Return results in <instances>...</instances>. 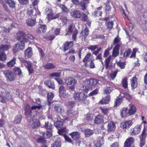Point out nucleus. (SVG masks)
<instances>
[{"mask_svg": "<svg viewBox=\"0 0 147 147\" xmlns=\"http://www.w3.org/2000/svg\"><path fill=\"white\" fill-rule=\"evenodd\" d=\"M88 96L83 93H75L74 95V99L79 101H82L84 104H87L89 103V100L86 99Z\"/></svg>", "mask_w": 147, "mask_h": 147, "instance_id": "nucleus-1", "label": "nucleus"}, {"mask_svg": "<svg viewBox=\"0 0 147 147\" xmlns=\"http://www.w3.org/2000/svg\"><path fill=\"white\" fill-rule=\"evenodd\" d=\"M3 72L7 81L11 82L16 80V77L11 70H4L3 71Z\"/></svg>", "mask_w": 147, "mask_h": 147, "instance_id": "nucleus-2", "label": "nucleus"}, {"mask_svg": "<svg viewBox=\"0 0 147 147\" xmlns=\"http://www.w3.org/2000/svg\"><path fill=\"white\" fill-rule=\"evenodd\" d=\"M147 129L144 125L143 130L139 136L140 140L139 145L140 147H142L146 144V138L147 136Z\"/></svg>", "mask_w": 147, "mask_h": 147, "instance_id": "nucleus-3", "label": "nucleus"}, {"mask_svg": "<svg viewBox=\"0 0 147 147\" xmlns=\"http://www.w3.org/2000/svg\"><path fill=\"white\" fill-rule=\"evenodd\" d=\"M65 82L67 85H71L69 87L70 89L73 91L74 90L75 85L77 83V81L75 78L71 77H68L65 79Z\"/></svg>", "mask_w": 147, "mask_h": 147, "instance_id": "nucleus-4", "label": "nucleus"}, {"mask_svg": "<svg viewBox=\"0 0 147 147\" xmlns=\"http://www.w3.org/2000/svg\"><path fill=\"white\" fill-rule=\"evenodd\" d=\"M25 46V43L23 40L18 42L13 49V53L15 54L20 51L23 50L24 49Z\"/></svg>", "mask_w": 147, "mask_h": 147, "instance_id": "nucleus-5", "label": "nucleus"}, {"mask_svg": "<svg viewBox=\"0 0 147 147\" xmlns=\"http://www.w3.org/2000/svg\"><path fill=\"white\" fill-rule=\"evenodd\" d=\"M12 97L10 93L8 92L0 94V102L5 103L8 100H11Z\"/></svg>", "mask_w": 147, "mask_h": 147, "instance_id": "nucleus-6", "label": "nucleus"}, {"mask_svg": "<svg viewBox=\"0 0 147 147\" xmlns=\"http://www.w3.org/2000/svg\"><path fill=\"white\" fill-rule=\"evenodd\" d=\"M141 130V126L137 125L134 127L131 128L130 131V135L131 136L139 134Z\"/></svg>", "mask_w": 147, "mask_h": 147, "instance_id": "nucleus-7", "label": "nucleus"}, {"mask_svg": "<svg viewBox=\"0 0 147 147\" xmlns=\"http://www.w3.org/2000/svg\"><path fill=\"white\" fill-rule=\"evenodd\" d=\"M132 125V120L125 121L121 123L120 127L123 129H126L129 128Z\"/></svg>", "mask_w": 147, "mask_h": 147, "instance_id": "nucleus-8", "label": "nucleus"}, {"mask_svg": "<svg viewBox=\"0 0 147 147\" xmlns=\"http://www.w3.org/2000/svg\"><path fill=\"white\" fill-rule=\"evenodd\" d=\"M29 125L33 129L37 128L40 126L39 121L36 119H33L30 121Z\"/></svg>", "mask_w": 147, "mask_h": 147, "instance_id": "nucleus-9", "label": "nucleus"}, {"mask_svg": "<svg viewBox=\"0 0 147 147\" xmlns=\"http://www.w3.org/2000/svg\"><path fill=\"white\" fill-rule=\"evenodd\" d=\"M134 141V138L132 137H131L128 138L124 142V147H131Z\"/></svg>", "mask_w": 147, "mask_h": 147, "instance_id": "nucleus-10", "label": "nucleus"}, {"mask_svg": "<svg viewBox=\"0 0 147 147\" xmlns=\"http://www.w3.org/2000/svg\"><path fill=\"white\" fill-rule=\"evenodd\" d=\"M32 55V50L31 47H28L24 51V56L26 59L30 58Z\"/></svg>", "mask_w": 147, "mask_h": 147, "instance_id": "nucleus-11", "label": "nucleus"}, {"mask_svg": "<svg viewBox=\"0 0 147 147\" xmlns=\"http://www.w3.org/2000/svg\"><path fill=\"white\" fill-rule=\"evenodd\" d=\"M94 123L96 124H100L104 122L103 116L100 114L97 115L95 118L94 120Z\"/></svg>", "mask_w": 147, "mask_h": 147, "instance_id": "nucleus-12", "label": "nucleus"}, {"mask_svg": "<svg viewBox=\"0 0 147 147\" xmlns=\"http://www.w3.org/2000/svg\"><path fill=\"white\" fill-rule=\"evenodd\" d=\"M57 121L56 122H55V125L57 128L62 127L63 126V123L64 121L59 116L57 117Z\"/></svg>", "mask_w": 147, "mask_h": 147, "instance_id": "nucleus-13", "label": "nucleus"}, {"mask_svg": "<svg viewBox=\"0 0 147 147\" xmlns=\"http://www.w3.org/2000/svg\"><path fill=\"white\" fill-rule=\"evenodd\" d=\"M69 135L75 141L79 140L81 137L80 134L77 131L73 132L70 133Z\"/></svg>", "mask_w": 147, "mask_h": 147, "instance_id": "nucleus-14", "label": "nucleus"}, {"mask_svg": "<svg viewBox=\"0 0 147 147\" xmlns=\"http://www.w3.org/2000/svg\"><path fill=\"white\" fill-rule=\"evenodd\" d=\"M52 107L53 110L57 113L61 114L62 111H63L62 107L60 104H54Z\"/></svg>", "mask_w": 147, "mask_h": 147, "instance_id": "nucleus-15", "label": "nucleus"}, {"mask_svg": "<svg viewBox=\"0 0 147 147\" xmlns=\"http://www.w3.org/2000/svg\"><path fill=\"white\" fill-rule=\"evenodd\" d=\"M120 45H117L114 47L112 52V56L114 58L117 57L119 54Z\"/></svg>", "mask_w": 147, "mask_h": 147, "instance_id": "nucleus-16", "label": "nucleus"}, {"mask_svg": "<svg viewBox=\"0 0 147 147\" xmlns=\"http://www.w3.org/2000/svg\"><path fill=\"white\" fill-rule=\"evenodd\" d=\"M136 111V108L134 104H130L129 105L128 111L129 115H131L134 114Z\"/></svg>", "mask_w": 147, "mask_h": 147, "instance_id": "nucleus-17", "label": "nucleus"}, {"mask_svg": "<svg viewBox=\"0 0 147 147\" xmlns=\"http://www.w3.org/2000/svg\"><path fill=\"white\" fill-rule=\"evenodd\" d=\"M74 44L73 41H66L65 42L63 45V50L64 51H65L69 49L72 47Z\"/></svg>", "mask_w": 147, "mask_h": 147, "instance_id": "nucleus-18", "label": "nucleus"}, {"mask_svg": "<svg viewBox=\"0 0 147 147\" xmlns=\"http://www.w3.org/2000/svg\"><path fill=\"white\" fill-rule=\"evenodd\" d=\"M24 114L26 116H31L32 115V111L31 109L30 105L28 104H26L24 108Z\"/></svg>", "mask_w": 147, "mask_h": 147, "instance_id": "nucleus-19", "label": "nucleus"}, {"mask_svg": "<svg viewBox=\"0 0 147 147\" xmlns=\"http://www.w3.org/2000/svg\"><path fill=\"white\" fill-rule=\"evenodd\" d=\"M120 113L122 118H125L129 116L127 108L124 107L121 108L120 111Z\"/></svg>", "mask_w": 147, "mask_h": 147, "instance_id": "nucleus-20", "label": "nucleus"}, {"mask_svg": "<svg viewBox=\"0 0 147 147\" xmlns=\"http://www.w3.org/2000/svg\"><path fill=\"white\" fill-rule=\"evenodd\" d=\"M89 31L87 27L85 28L80 33L81 36L82 37V40L84 39L85 40L86 38L88 36L89 34Z\"/></svg>", "mask_w": 147, "mask_h": 147, "instance_id": "nucleus-21", "label": "nucleus"}, {"mask_svg": "<svg viewBox=\"0 0 147 147\" xmlns=\"http://www.w3.org/2000/svg\"><path fill=\"white\" fill-rule=\"evenodd\" d=\"M110 99V96L109 95H107L104 98H102L101 100H100L99 103L101 105L108 104L109 102Z\"/></svg>", "mask_w": 147, "mask_h": 147, "instance_id": "nucleus-22", "label": "nucleus"}, {"mask_svg": "<svg viewBox=\"0 0 147 147\" xmlns=\"http://www.w3.org/2000/svg\"><path fill=\"white\" fill-rule=\"evenodd\" d=\"M87 83L89 85L94 87L98 83V80L95 79L91 78L87 80Z\"/></svg>", "mask_w": 147, "mask_h": 147, "instance_id": "nucleus-23", "label": "nucleus"}, {"mask_svg": "<svg viewBox=\"0 0 147 147\" xmlns=\"http://www.w3.org/2000/svg\"><path fill=\"white\" fill-rule=\"evenodd\" d=\"M116 128L115 124L112 121L109 122L107 125V130L109 132L115 131Z\"/></svg>", "mask_w": 147, "mask_h": 147, "instance_id": "nucleus-24", "label": "nucleus"}, {"mask_svg": "<svg viewBox=\"0 0 147 147\" xmlns=\"http://www.w3.org/2000/svg\"><path fill=\"white\" fill-rule=\"evenodd\" d=\"M91 56V54L90 53H88L85 56L84 58L82 60L85 66L86 67L88 66V63L90 59V57Z\"/></svg>", "mask_w": 147, "mask_h": 147, "instance_id": "nucleus-25", "label": "nucleus"}, {"mask_svg": "<svg viewBox=\"0 0 147 147\" xmlns=\"http://www.w3.org/2000/svg\"><path fill=\"white\" fill-rule=\"evenodd\" d=\"M47 27L45 25L40 24L36 30L38 34L41 33H45L47 30Z\"/></svg>", "mask_w": 147, "mask_h": 147, "instance_id": "nucleus-26", "label": "nucleus"}, {"mask_svg": "<svg viewBox=\"0 0 147 147\" xmlns=\"http://www.w3.org/2000/svg\"><path fill=\"white\" fill-rule=\"evenodd\" d=\"M43 67L47 70H50L54 69L56 68V65L52 63H47L43 66Z\"/></svg>", "mask_w": 147, "mask_h": 147, "instance_id": "nucleus-27", "label": "nucleus"}, {"mask_svg": "<svg viewBox=\"0 0 147 147\" xmlns=\"http://www.w3.org/2000/svg\"><path fill=\"white\" fill-rule=\"evenodd\" d=\"M7 44L6 45H2L0 46V52H4L9 49L11 47L10 43L9 42H7Z\"/></svg>", "mask_w": 147, "mask_h": 147, "instance_id": "nucleus-28", "label": "nucleus"}, {"mask_svg": "<svg viewBox=\"0 0 147 147\" xmlns=\"http://www.w3.org/2000/svg\"><path fill=\"white\" fill-rule=\"evenodd\" d=\"M111 59V56L110 55L105 59L104 61V66L106 69H108L111 67V65H110Z\"/></svg>", "mask_w": 147, "mask_h": 147, "instance_id": "nucleus-29", "label": "nucleus"}, {"mask_svg": "<svg viewBox=\"0 0 147 147\" xmlns=\"http://www.w3.org/2000/svg\"><path fill=\"white\" fill-rule=\"evenodd\" d=\"M121 84L122 87L125 89L128 88V78L127 77H125L121 81Z\"/></svg>", "mask_w": 147, "mask_h": 147, "instance_id": "nucleus-30", "label": "nucleus"}, {"mask_svg": "<svg viewBox=\"0 0 147 147\" xmlns=\"http://www.w3.org/2000/svg\"><path fill=\"white\" fill-rule=\"evenodd\" d=\"M44 84L49 88L54 89L55 88V85L53 82H52L50 80H48L45 81Z\"/></svg>", "mask_w": 147, "mask_h": 147, "instance_id": "nucleus-31", "label": "nucleus"}, {"mask_svg": "<svg viewBox=\"0 0 147 147\" xmlns=\"http://www.w3.org/2000/svg\"><path fill=\"white\" fill-rule=\"evenodd\" d=\"M25 34L22 31H19L16 34V38L18 40L24 39L26 37Z\"/></svg>", "mask_w": 147, "mask_h": 147, "instance_id": "nucleus-32", "label": "nucleus"}, {"mask_svg": "<svg viewBox=\"0 0 147 147\" xmlns=\"http://www.w3.org/2000/svg\"><path fill=\"white\" fill-rule=\"evenodd\" d=\"M137 78L136 76L133 77L131 80V85L133 89L136 88L137 86Z\"/></svg>", "mask_w": 147, "mask_h": 147, "instance_id": "nucleus-33", "label": "nucleus"}, {"mask_svg": "<svg viewBox=\"0 0 147 147\" xmlns=\"http://www.w3.org/2000/svg\"><path fill=\"white\" fill-rule=\"evenodd\" d=\"M26 22L28 26L31 27L34 26L36 23V20L32 18L27 19Z\"/></svg>", "mask_w": 147, "mask_h": 147, "instance_id": "nucleus-34", "label": "nucleus"}, {"mask_svg": "<svg viewBox=\"0 0 147 147\" xmlns=\"http://www.w3.org/2000/svg\"><path fill=\"white\" fill-rule=\"evenodd\" d=\"M131 52V50L130 49H125L123 53H121V55H123V58L128 57Z\"/></svg>", "mask_w": 147, "mask_h": 147, "instance_id": "nucleus-35", "label": "nucleus"}, {"mask_svg": "<svg viewBox=\"0 0 147 147\" xmlns=\"http://www.w3.org/2000/svg\"><path fill=\"white\" fill-rule=\"evenodd\" d=\"M13 73L15 76H20L22 74V71L20 68L15 67L13 69Z\"/></svg>", "mask_w": 147, "mask_h": 147, "instance_id": "nucleus-36", "label": "nucleus"}, {"mask_svg": "<svg viewBox=\"0 0 147 147\" xmlns=\"http://www.w3.org/2000/svg\"><path fill=\"white\" fill-rule=\"evenodd\" d=\"M121 38L119 37L118 35H117V36L115 37L113 40V44L114 45H120V47L122 45L121 42Z\"/></svg>", "mask_w": 147, "mask_h": 147, "instance_id": "nucleus-37", "label": "nucleus"}, {"mask_svg": "<svg viewBox=\"0 0 147 147\" xmlns=\"http://www.w3.org/2000/svg\"><path fill=\"white\" fill-rule=\"evenodd\" d=\"M74 27V26L73 24H71L69 25L67 29L66 30V33L65 35H68L71 34L73 31V28Z\"/></svg>", "mask_w": 147, "mask_h": 147, "instance_id": "nucleus-38", "label": "nucleus"}, {"mask_svg": "<svg viewBox=\"0 0 147 147\" xmlns=\"http://www.w3.org/2000/svg\"><path fill=\"white\" fill-rule=\"evenodd\" d=\"M16 58L13 57L10 61L8 62L7 63V66L9 67H13L16 63Z\"/></svg>", "mask_w": 147, "mask_h": 147, "instance_id": "nucleus-39", "label": "nucleus"}, {"mask_svg": "<svg viewBox=\"0 0 147 147\" xmlns=\"http://www.w3.org/2000/svg\"><path fill=\"white\" fill-rule=\"evenodd\" d=\"M99 109L101 110L102 113L104 115H107L109 110V108L106 106H100Z\"/></svg>", "mask_w": 147, "mask_h": 147, "instance_id": "nucleus-40", "label": "nucleus"}, {"mask_svg": "<svg viewBox=\"0 0 147 147\" xmlns=\"http://www.w3.org/2000/svg\"><path fill=\"white\" fill-rule=\"evenodd\" d=\"M22 118V116L21 115H17L14 118L13 121L14 124H19L20 123Z\"/></svg>", "mask_w": 147, "mask_h": 147, "instance_id": "nucleus-41", "label": "nucleus"}, {"mask_svg": "<svg viewBox=\"0 0 147 147\" xmlns=\"http://www.w3.org/2000/svg\"><path fill=\"white\" fill-rule=\"evenodd\" d=\"M113 90L112 87L110 86H107L104 89V94H108L110 93Z\"/></svg>", "mask_w": 147, "mask_h": 147, "instance_id": "nucleus-42", "label": "nucleus"}, {"mask_svg": "<svg viewBox=\"0 0 147 147\" xmlns=\"http://www.w3.org/2000/svg\"><path fill=\"white\" fill-rule=\"evenodd\" d=\"M81 13L79 11H74L71 13V15L74 18H79Z\"/></svg>", "mask_w": 147, "mask_h": 147, "instance_id": "nucleus-43", "label": "nucleus"}, {"mask_svg": "<svg viewBox=\"0 0 147 147\" xmlns=\"http://www.w3.org/2000/svg\"><path fill=\"white\" fill-rule=\"evenodd\" d=\"M123 98L122 97H117L115 100L114 106L117 107L122 102Z\"/></svg>", "mask_w": 147, "mask_h": 147, "instance_id": "nucleus-44", "label": "nucleus"}, {"mask_svg": "<svg viewBox=\"0 0 147 147\" xmlns=\"http://www.w3.org/2000/svg\"><path fill=\"white\" fill-rule=\"evenodd\" d=\"M44 126L48 130H51L53 129L52 125L51 123H49L48 121L45 122Z\"/></svg>", "mask_w": 147, "mask_h": 147, "instance_id": "nucleus-45", "label": "nucleus"}, {"mask_svg": "<svg viewBox=\"0 0 147 147\" xmlns=\"http://www.w3.org/2000/svg\"><path fill=\"white\" fill-rule=\"evenodd\" d=\"M80 17L79 18L82 21L86 22L87 21L88 17L86 14L84 13H81Z\"/></svg>", "mask_w": 147, "mask_h": 147, "instance_id": "nucleus-46", "label": "nucleus"}, {"mask_svg": "<svg viewBox=\"0 0 147 147\" xmlns=\"http://www.w3.org/2000/svg\"><path fill=\"white\" fill-rule=\"evenodd\" d=\"M0 28H1V30H3L2 31H1L0 32V33L3 32L5 33H9L11 30V29L9 27L6 28L5 27H1L0 26Z\"/></svg>", "mask_w": 147, "mask_h": 147, "instance_id": "nucleus-47", "label": "nucleus"}, {"mask_svg": "<svg viewBox=\"0 0 147 147\" xmlns=\"http://www.w3.org/2000/svg\"><path fill=\"white\" fill-rule=\"evenodd\" d=\"M6 3L9 4L10 7L12 8L15 7V3L12 0H5Z\"/></svg>", "mask_w": 147, "mask_h": 147, "instance_id": "nucleus-48", "label": "nucleus"}, {"mask_svg": "<svg viewBox=\"0 0 147 147\" xmlns=\"http://www.w3.org/2000/svg\"><path fill=\"white\" fill-rule=\"evenodd\" d=\"M117 65L121 69H123L125 67L126 62L125 61L122 62L121 61L119 60L117 63Z\"/></svg>", "mask_w": 147, "mask_h": 147, "instance_id": "nucleus-49", "label": "nucleus"}, {"mask_svg": "<svg viewBox=\"0 0 147 147\" xmlns=\"http://www.w3.org/2000/svg\"><path fill=\"white\" fill-rule=\"evenodd\" d=\"M52 133L49 131H46L42 134V137L44 139H47L52 136Z\"/></svg>", "mask_w": 147, "mask_h": 147, "instance_id": "nucleus-50", "label": "nucleus"}, {"mask_svg": "<svg viewBox=\"0 0 147 147\" xmlns=\"http://www.w3.org/2000/svg\"><path fill=\"white\" fill-rule=\"evenodd\" d=\"M46 13L49 19L52 18L53 15V13L52 9H48V11H47Z\"/></svg>", "mask_w": 147, "mask_h": 147, "instance_id": "nucleus-51", "label": "nucleus"}, {"mask_svg": "<svg viewBox=\"0 0 147 147\" xmlns=\"http://www.w3.org/2000/svg\"><path fill=\"white\" fill-rule=\"evenodd\" d=\"M54 97L53 94L51 92H49L47 94V100L49 103H51V101Z\"/></svg>", "mask_w": 147, "mask_h": 147, "instance_id": "nucleus-52", "label": "nucleus"}, {"mask_svg": "<svg viewBox=\"0 0 147 147\" xmlns=\"http://www.w3.org/2000/svg\"><path fill=\"white\" fill-rule=\"evenodd\" d=\"M6 59V55L4 52H0V60L5 61Z\"/></svg>", "mask_w": 147, "mask_h": 147, "instance_id": "nucleus-53", "label": "nucleus"}, {"mask_svg": "<svg viewBox=\"0 0 147 147\" xmlns=\"http://www.w3.org/2000/svg\"><path fill=\"white\" fill-rule=\"evenodd\" d=\"M78 31L76 29L74 31L72 36V39L74 41H76L77 39V35L78 34Z\"/></svg>", "mask_w": 147, "mask_h": 147, "instance_id": "nucleus-54", "label": "nucleus"}, {"mask_svg": "<svg viewBox=\"0 0 147 147\" xmlns=\"http://www.w3.org/2000/svg\"><path fill=\"white\" fill-rule=\"evenodd\" d=\"M66 90L63 86H60L59 88V94L61 95H63L66 94Z\"/></svg>", "mask_w": 147, "mask_h": 147, "instance_id": "nucleus-55", "label": "nucleus"}, {"mask_svg": "<svg viewBox=\"0 0 147 147\" xmlns=\"http://www.w3.org/2000/svg\"><path fill=\"white\" fill-rule=\"evenodd\" d=\"M98 47V45H91L87 47L88 49L91 51H92L93 52L94 51L97 49Z\"/></svg>", "mask_w": 147, "mask_h": 147, "instance_id": "nucleus-56", "label": "nucleus"}, {"mask_svg": "<svg viewBox=\"0 0 147 147\" xmlns=\"http://www.w3.org/2000/svg\"><path fill=\"white\" fill-rule=\"evenodd\" d=\"M118 71L116 70L112 72L110 74V77L112 80H114L116 77Z\"/></svg>", "mask_w": 147, "mask_h": 147, "instance_id": "nucleus-57", "label": "nucleus"}, {"mask_svg": "<svg viewBox=\"0 0 147 147\" xmlns=\"http://www.w3.org/2000/svg\"><path fill=\"white\" fill-rule=\"evenodd\" d=\"M61 143L58 141L54 142L51 144V147H61Z\"/></svg>", "mask_w": 147, "mask_h": 147, "instance_id": "nucleus-58", "label": "nucleus"}, {"mask_svg": "<svg viewBox=\"0 0 147 147\" xmlns=\"http://www.w3.org/2000/svg\"><path fill=\"white\" fill-rule=\"evenodd\" d=\"M60 7L62 9V11L65 13H68L69 11L67 7L64 5H60Z\"/></svg>", "mask_w": 147, "mask_h": 147, "instance_id": "nucleus-59", "label": "nucleus"}, {"mask_svg": "<svg viewBox=\"0 0 147 147\" xmlns=\"http://www.w3.org/2000/svg\"><path fill=\"white\" fill-rule=\"evenodd\" d=\"M86 119L88 121L92 120L93 119V115L90 113H87L86 115Z\"/></svg>", "mask_w": 147, "mask_h": 147, "instance_id": "nucleus-60", "label": "nucleus"}, {"mask_svg": "<svg viewBox=\"0 0 147 147\" xmlns=\"http://www.w3.org/2000/svg\"><path fill=\"white\" fill-rule=\"evenodd\" d=\"M61 75V72H53L50 75V77H59Z\"/></svg>", "mask_w": 147, "mask_h": 147, "instance_id": "nucleus-61", "label": "nucleus"}, {"mask_svg": "<svg viewBox=\"0 0 147 147\" xmlns=\"http://www.w3.org/2000/svg\"><path fill=\"white\" fill-rule=\"evenodd\" d=\"M63 136L66 141L71 143H72L73 141L66 134H64Z\"/></svg>", "mask_w": 147, "mask_h": 147, "instance_id": "nucleus-62", "label": "nucleus"}, {"mask_svg": "<svg viewBox=\"0 0 147 147\" xmlns=\"http://www.w3.org/2000/svg\"><path fill=\"white\" fill-rule=\"evenodd\" d=\"M113 22L112 21H109L106 24V25L107 26V28L111 30L113 28Z\"/></svg>", "mask_w": 147, "mask_h": 147, "instance_id": "nucleus-63", "label": "nucleus"}, {"mask_svg": "<svg viewBox=\"0 0 147 147\" xmlns=\"http://www.w3.org/2000/svg\"><path fill=\"white\" fill-rule=\"evenodd\" d=\"M92 90V87H90L89 86H83V91L86 93H88L90 90Z\"/></svg>", "mask_w": 147, "mask_h": 147, "instance_id": "nucleus-64", "label": "nucleus"}]
</instances>
